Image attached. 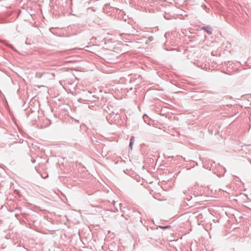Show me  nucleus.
<instances>
[{
  "instance_id": "nucleus-1",
  "label": "nucleus",
  "mask_w": 251,
  "mask_h": 251,
  "mask_svg": "<svg viewBox=\"0 0 251 251\" xmlns=\"http://www.w3.org/2000/svg\"><path fill=\"white\" fill-rule=\"evenodd\" d=\"M108 110L105 109L107 112H109V115L106 116V118L107 122L110 125H116L117 126H122L121 123H119V118L118 112L116 110L111 111L108 107Z\"/></svg>"
},
{
  "instance_id": "nucleus-2",
  "label": "nucleus",
  "mask_w": 251,
  "mask_h": 251,
  "mask_svg": "<svg viewBox=\"0 0 251 251\" xmlns=\"http://www.w3.org/2000/svg\"><path fill=\"white\" fill-rule=\"evenodd\" d=\"M122 39L125 42H132L134 40H137L136 38V34L132 33H122L120 34Z\"/></svg>"
},
{
  "instance_id": "nucleus-3",
  "label": "nucleus",
  "mask_w": 251,
  "mask_h": 251,
  "mask_svg": "<svg viewBox=\"0 0 251 251\" xmlns=\"http://www.w3.org/2000/svg\"><path fill=\"white\" fill-rule=\"evenodd\" d=\"M87 101L96 102L98 101L99 98L92 95V92H88L85 95Z\"/></svg>"
},
{
  "instance_id": "nucleus-4",
  "label": "nucleus",
  "mask_w": 251,
  "mask_h": 251,
  "mask_svg": "<svg viewBox=\"0 0 251 251\" xmlns=\"http://www.w3.org/2000/svg\"><path fill=\"white\" fill-rule=\"evenodd\" d=\"M137 40H134V42L140 43L143 45L144 43L146 44L147 43V37L139 35L136 34V38Z\"/></svg>"
},
{
  "instance_id": "nucleus-5",
  "label": "nucleus",
  "mask_w": 251,
  "mask_h": 251,
  "mask_svg": "<svg viewBox=\"0 0 251 251\" xmlns=\"http://www.w3.org/2000/svg\"><path fill=\"white\" fill-rule=\"evenodd\" d=\"M201 29L203 30L206 32L209 35L212 34V28L211 26L208 25L207 26H202L201 27Z\"/></svg>"
},
{
  "instance_id": "nucleus-6",
  "label": "nucleus",
  "mask_w": 251,
  "mask_h": 251,
  "mask_svg": "<svg viewBox=\"0 0 251 251\" xmlns=\"http://www.w3.org/2000/svg\"><path fill=\"white\" fill-rule=\"evenodd\" d=\"M0 42L5 45L6 46L10 48L13 51H16V49L12 45L8 43L7 41L4 40H0Z\"/></svg>"
},
{
  "instance_id": "nucleus-7",
  "label": "nucleus",
  "mask_w": 251,
  "mask_h": 251,
  "mask_svg": "<svg viewBox=\"0 0 251 251\" xmlns=\"http://www.w3.org/2000/svg\"><path fill=\"white\" fill-rule=\"evenodd\" d=\"M143 119H144V122L149 126H151V124L150 123L149 121L150 120L148 117V116L146 114H144L143 116Z\"/></svg>"
},
{
  "instance_id": "nucleus-8",
  "label": "nucleus",
  "mask_w": 251,
  "mask_h": 251,
  "mask_svg": "<svg viewBox=\"0 0 251 251\" xmlns=\"http://www.w3.org/2000/svg\"><path fill=\"white\" fill-rule=\"evenodd\" d=\"M154 40V38L152 36H150L147 37V43L146 45H148L151 42Z\"/></svg>"
},
{
  "instance_id": "nucleus-9",
  "label": "nucleus",
  "mask_w": 251,
  "mask_h": 251,
  "mask_svg": "<svg viewBox=\"0 0 251 251\" xmlns=\"http://www.w3.org/2000/svg\"><path fill=\"white\" fill-rule=\"evenodd\" d=\"M11 121L16 126H18V123L17 122V120L16 119H15V118L13 116V115H11Z\"/></svg>"
},
{
  "instance_id": "nucleus-10",
  "label": "nucleus",
  "mask_w": 251,
  "mask_h": 251,
  "mask_svg": "<svg viewBox=\"0 0 251 251\" xmlns=\"http://www.w3.org/2000/svg\"><path fill=\"white\" fill-rule=\"evenodd\" d=\"M97 38L96 37H93L91 39V42L93 43V45H95L96 43Z\"/></svg>"
},
{
  "instance_id": "nucleus-11",
  "label": "nucleus",
  "mask_w": 251,
  "mask_h": 251,
  "mask_svg": "<svg viewBox=\"0 0 251 251\" xmlns=\"http://www.w3.org/2000/svg\"><path fill=\"white\" fill-rule=\"evenodd\" d=\"M89 108H90V109H92L94 110H96L97 108H98V106H95V105H89Z\"/></svg>"
},
{
  "instance_id": "nucleus-12",
  "label": "nucleus",
  "mask_w": 251,
  "mask_h": 251,
  "mask_svg": "<svg viewBox=\"0 0 251 251\" xmlns=\"http://www.w3.org/2000/svg\"><path fill=\"white\" fill-rule=\"evenodd\" d=\"M133 139H134V137H132L131 138H130V147L131 148H132V145L133 144Z\"/></svg>"
},
{
  "instance_id": "nucleus-13",
  "label": "nucleus",
  "mask_w": 251,
  "mask_h": 251,
  "mask_svg": "<svg viewBox=\"0 0 251 251\" xmlns=\"http://www.w3.org/2000/svg\"><path fill=\"white\" fill-rule=\"evenodd\" d=\"M87 101L86 100H83L82 99H79V100H78V101L80 102H82V101Z\"/></svg>"
},
{
  "instance_id": "nucleus-14",
  "label": "nucleus",
  "mask_w": 251,
  "mask_h": 251,
  "mask_svg": "<svg viewBox=\"0 0 251 251\" xmlns=\"http://www.w3.org/2000/svg\"><path fill=\"white\" fill-rule=\"evenodd\" d=\"M105 8H107V7L109 6V5H105Z\"/></svg>"
}]
</instances>
